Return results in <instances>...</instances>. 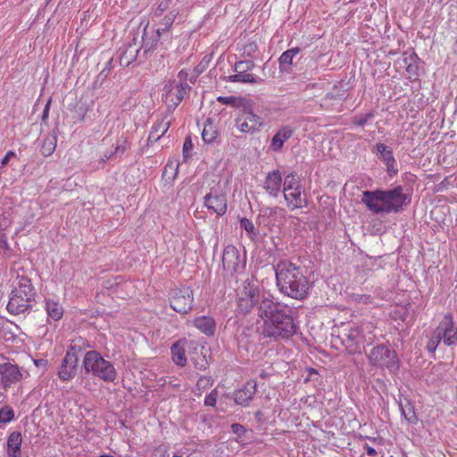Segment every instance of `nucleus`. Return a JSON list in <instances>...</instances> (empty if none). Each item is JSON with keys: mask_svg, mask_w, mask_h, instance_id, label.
I'll list each match as a JSON object with an SVG mask.
<instances>
[{"mask_svg": "<svg viewBox=\"0 0 457 457\" xmlns=\"http://www.w3.org/2000/svg\"><path fill=\"white\" fill-rule=\"evenodd\" d=\"M263 320L262 335L276 341L287 340L297 333L298 326L294 319V311L279 302H264L261 306Z\"/></svg>", "mask_w": 457, "mask_h": 457, "instance_id": "nucleus-1", "label": "nucleus"}, {"mask_svg": "<svg viewBox=\"0 0 457 457\" xmlns=\"http://www.w3.org/2000/svg\"><path fill=\"white\" fill-rule=\"evenodd\" d=\"M411 201V195L403 193L402 186L386 190H365L361 197L367 209L375 214L401 212Z\"/></svg>", "mask_w": 457, "mask_h": 457, "instance_id": "nucleus-2", "label": "nucleus"}, {"mask_svg": "<svg viewBox=\"0 0 457 457\" xmlns=\"http://www.w3.org/2000/svg\"><path fill=\"white\" fill-rule=\"evenodd\" d=\"M274 269L280 293L296 300H303L308 296L311 283L300 267L285 260L279 261Z\"/></svg>", "mask_w": 457, "mask_h": 457, "instance_id": "nucleus-3", "label": "nucleus"}, {"mask_svg": "<svg viewBox=\"0 0 457 457\" xmlns=\"http://www.w3.org/2000/svg\"><path fill=\"white\" fill-rule=\"evenodd\" d=\"M18 281L12 290L7 304V311L14 315L20 314L31 307L36 293L29 278H17Z\"/></svg>", "mask_w": 457, "mask_h": 457, "instance_id": "nucleus-4", "label": "nucleus"}, {"mask_svg": "<svg viewBox=\"0 0 457 457\" xmlns=\"http://www.w3.org/2000/svg\"><path fill=\"white\" fill-rule=\"evenodd\" d=\"M82 370L86 374H92L104 382H113L117 378V371L113 364L95 350L85 353Z\"/></svg>", "mask_w": 457, "mask_h": 457, "instance_id": "nucleus-5", "label": "nucleus"}, {"mask_svg": "<svg viewBox=\"0 0 457 457\" xmlns=\"http://www.w3.org/2000/svg\"><path fill=\"white\" fill-rule=\"evenodd\" d=\"M271 300V295L264 292L262 293L257 287L248 284L245 286L243 290L238 294L237 311L244 315L250 313L252 311H255L258 317H260L261 306L263 305L264 302Z\"/></svg>", "mask_w": 457, "mask_h": 457, "instance_id": "nucleus-6", "label": "nucleus"}, {"mask_svg": "<svg viewBox=\"0 0 457 457\" xmlns=\"http://www.w3.org/2000/svg\"><path fill=\"white\" fill-rule=\"evenodd\" d=\"M363 351L372 366L387 369L391 373H397L400 370V360L395 350L389 349L384 344L374 346L368 353L363 345Z\"/></svg>", "mask_w": 457, "mask_h": 457, "instance_id": "nucleus-7", "label": "nucleus"}, {"mask_svg": "<svg viewBox=\"0 0 457 457\" xmlns=\"http://www.w3.org/2000/svg\"><path fill=\"white\" fill-rule=\"evenodd\" d=\"M263 125L262 118L253 113L248 102L240 109L235 119V126L242 133L254 134L260 131Z\"/></svg>", "mask_w": 457, "mask_h": 457, "instance_id": "nucleus-8", "label": "nucleus"}, {"mask_svg": "<svg viewBox=\"0 0 457 457\" xmlns=\"http://www.w3.org/2000/svg\"><path fill=\"white\" fill-rule=\"evenodd\" d=\"M260 340L261 335L257 328L245 327L237 336V350L240 355L248 356L250 353H254Z\"/></svg>", "mask_w": 457, "mask_h": 457, "instance_id": "nucleus-9", "label": "nucleus"}, {"mask_svg": "<svg viewBox=\"0 0 457 457\" xmlns=\"http://www.w3.org/2000/svg\"><path fill=\"white\" fill-rule=\"evenodd\" d=\"M204 204L208 209L215 212L218 216H223L228 209V201L220 182L210 188V192L204 197Z\"/></svg>", "mask_w": 457, "mask_h": 457, "instance_id": "nucleus-10", "label": "nucleus"}, {"mask_svg": "<svg viewBox=\"0 0 457 457\" xmlns=\"http://www.w3.org/2000/svg\"><path fill=\"white\" fill-rule=\"evenodd\" d=\"M193 290L188 287L174 289L170 298V307L181 314L189 312L193 308Z\"/></svg>", "mask_w": 457, "mask_h": 457, "instance_id": "nucleus-11", "label": "nucleus"}, {"mask_svg": "<svg viewBox=\"0 0 457 457\" xmlns=\"http://www.w3.org/2000/svg\"><path fill=\"white\" fill-rule=\"evenodd\" d=\"M435 330L441 337L445 345L453 346L457 345V328L454 325L452 312H447L444 315Z\"/></svg>", "mask_w": 457, "mask_h": 457, "instance_id": "nucleus-12", "label": "nucleus"}, {"mask_svg": "<svg viewBox=\"0 0 457 457\" xmlns=\"http://www.w3.org/2000/svg\"><path fill=\"white\" fill-rule=\"evenodd\" d=\"M222 266L225 270L232 275L245 269V259L241 260L237 248L228 245L223 250Z\"/></svg>", "mask_w": 457, "mask_h": 457, "instance_id": "nucleus-13", "label": "nucleus"}, {"mask_svg": "<svg viewBox=\"0 0 457 457\" xmlns=\"http://www.w3.org/2000/svg\"><path fill=\"white\" fill-rule=\"evenodd\" d=\"M170 88L166 93L167 111L166 115L170 116L184 99L187 91L191 87L187 83H175L170 85Z\"/></svg>", "mask_w": 457, "mask_h": 457, "instance_id": "nucleus-14", "label": "nucleus"}, {"mask_svg": "<svg viewBox=\"0 0 457 457\" xmlns=\"http://www.w3.org/2000/svg\"><path fill=\"white\" fill-rule=\"evenodd\" d=\"M373 153L379 154L380 161L386 165V170L389 177H394L398 173L396 160L394 157L391 147L383 143H377L374 145Z\"/></svg>", "mask_w": 457, "mask_h": 457, "instance_id": "nucleus-15", "label": "nucleus"}, {"mask_svg": "<svg viewBox=\"0 0 457 457\" xmlns=\"http://www.w3.org/2000/svg\"><path fill=\"white\" fill-rule=\"evenodd\" d=\"M1 384L4 388L10 387L22 378V374L16 364L0 363Z\"/></svg>", "mask_w": 457, "mask_h": 457, "instance_id": "nucleus-16", "label": "nucleus"}, {"mask_svg": "<svg viewBox=\"0 0 457 457\" xmlns=\"http://www.w3.org/2000/svg\"><path fill=\"white\" fill-rule=\"evenodd\" d=\"M79 357H73L72 354L65 353L58 370V378L62 381L72 379L77 373Z\"/></svg>", "mask_w": 457, "mask_h": 457, "instance_id": "nucleus-17", "label": "nucleus"}, {"mask_svg": "<svg viewBox=\"0 0 457 457\" xmlns=\"http://www.w3.org/2000/svg\"><path fill=\"white\" fill-rule=\"evenodd\" d=\"M257 391V383L254 380L247 381L242 388L233 392L235 403L241 406H248Z\"/></svg>", "mask_w": 457, "mask_h": 457, "instance_id": "nucleus-18", "label": "nucleus"}, {"mask_svg": "<svg viewBox=\"0 0 457 457\" xmlns=\"http://www.w3.org/2000/svg\"><path fill=\"white\" fill-rule=\"evenodd\" d=\"M168 115H164L161 120H157L153 125L147 138V145L158 141L168 131L170 127V120H168Z\"/></svg>", "mask_w": 457, "mask_h": 457, "instance_id": "nucleus-19", "label": "nucleus"}, {"mask_svg": "<svg viewBox=\"0 0 457 457\" xmlns=\"http://www.w3.org/2000/svg\"><path fill=\"white\" fill-rule=\"evenodd\" d=\"M294 130L289 126L281 127L273 136L270 148L276 153L281 152L284 143L293 136Z\"/></svg>", "mask_w": 457, "mask_h": 457, "instance_id": "nucleus-20", "label": "nucleus"}, {"mask_svg": "<svg viewBox=\"0 0 457 457\" xmlns=\"http://www.w3.org/2000/svg\"><path fill=\"white\" fill-rule=\"evenodd\" d=\"M161 37V29H156V31L151 36H147V26L144 28L143 35H142V44L139 47L140 49H143V57L144 60H146L148 58V54L151 51H153L155 46H157V43L160 40Z\"/></svg>", "mask_w": 457, "mask_h": 457, "instance_id": "nucleus-21", "label": "nucleus"}, {"mask_svg": "<svg viewBox=\"0 0 457 457\" xmlns=\"http://www.w3.org/2000/svg\"><path fill=\"white\" fill-rule=\"evenodd\" d=\"M282 178L278 170L269 172L264 181V188L274 197L278 195L281 187Z\"/></svg>", "mask_w": 457, "mask_h": 457, "instance_id": "nucleus-22", "label": "nucleus"}, {"mask_svg": "<svg viewBox=\"0 0 457 457\" xmlns=\"http://www.w3.org/2000/svg\"><path fill=\"white\" fill-rule=\"evenodd\" d=\"M361 335L357 327H351L346 332L343 333V343L354 352H361Z\"/></svg>", "mask_w": 457, "mask_h": 457, "instance_id": "nucleus-23", "label": "nucleus"}, {"mask_svg": "<svg viewBox=\"0 0 457 457\" xmlns=\"http://www.w3.org/2000/svg\"><path fill=\"white\" fill-rule=\"evenodd\" d=\"M195 327L202 333L208 337H212L216 331V322L211 316H200L194 320Z\"/></svg>", "mask_w": 457, "mask_h": 457, "instance_id": "nucleus-24", "label": "nucleus"}, {"mask_svg": "<svg viewBox=\"0 0 457 457\" xmlns=\"http://www.w3.org/2000/svg\"><path fill=\"white\" fill-rule=\"evenodd\" d=\"M301 51L300 47H293L285 51L278 59L281 72L290 73L294 57Z\"/></svg>", "mask_w": 457, "mask_h": 457, "instance_id": "nucleus-25", "label": "nucleus"}, {"mask_svg": "<svg viewBox=\"0 0 457 457\" xmlns=\"http://www.w3.org/2000/svg\"><path fill=\"white\" fill-rule=\"evenodd\" d=\"M21 434L14 431L10 434L7 440V453L9 457H21Z\"/></svg>", "mask_w": 457, "mask_h": 457, "instance_id": "nucleus-26", "label": "nucleus"}, {"mask_svg": "<svg viewBox=\"0 0 457 457\" xmlns=\"http://www.w3.org/2000/svg\"><path fill=\"white\" fill-rule=\"evenodd\" d=\"M57 133L58 128L57 126L52 130V133L47 136L42 142L40 152L42 155L47 157L50 156L56 148L57 143Z\"/></svg>", "mask_w": 457, "mask_h": 457, "instance_id": "nucleus-27", "label": "nucleus"}, {"mask_svg": "<svg viewBox=\"0 0 457 457\" xmlns=\"http://www.w3.org/2000/svg\"><path fill=\"white\" fill-rule=\"evenodd\" d=\"M140 48L134 47L132 44L127 46V48L121 53L120 56V64L122 67H128L133 63L138 57Z\"/></svg>", "mask_w": 457, "mask_h": 457, "instance_id": "nucleus-28", "label": "nucleus"}, {"mask_svg": "<svg viewBox=\"0 0 457 457\" xmlns=\"http://www.w3.org/2000/svg\"><path fill=\"white\" fill-rule=\"evenodd\" d=\"M45 308L48 317L54 320V321H57L62 318L63 308L62 307L58 301L46 299Z\"/></svg>", "mask_w": 457, "mask_h": 457, "instance_id": "nucleus-29", "label": "nucleus"}, {"mask_svg": "<svg viewBox=\"0 0 457 457\" xmlns=\"http://www.w3.org/2000/svg\"><path fill=\"white\" fill-rule=\"evenodd\" d=\"M181 344H182L181 340L175 342L172 345L170 351H171L172 361L178 366L184 367L187 364V357H186V353H185V349Z\"/></svg>", "mask_w": 457, "mask_h": 457, "instance_id": "nucleus-30", "label": "nucleus"}, {"mask_svg": "<svg viewBox=\"0 0 457 457\" xmlns=\"http://www.w3.org/2000/svg\"><path fill=\"white\" fill-rule=\"evenodd\" d=\"M228 81L230 82H240L248 84H260L263 79L260 77H256L249 72L237 73L228 77Z\"/></svg>", "mask_w": 457, "mask_h": 457, "instance_id": "nucleus-31", "label": "nucleus"}, {"mask_svg": "<svg viewBox=\"0 0 457 457\" xmlns=\"http://www.w3.org/2000/svg\"><path fill=\"white\" fill-rule=\"evenodd\" d=\"M301 188L300 181L297 179V176L295 173H290L288 174L284 180V198L286 201H288L289 195L288 191L290 190H296Z\"/></svg>", "mask_w": 457, "mask_h": 457, "instance_id": "nucleus-32", "label": "nucleus"}, {"mask_svg": "<svg viewBox=\"0 0 457 457\" xmlns=\"http://www.w3.org/2000/svg\"><path fill=\"white\" fill-rule=\"evenodd\" d=\"M288 195L289 198L288 201H287V206L291 207L292 210L307 206V200L301 196V188L294 190L288 193Z\"/></svg>", "mask_w": 457, "mask_h": 457, "instance_id": "nucleus-33", "label": "nucleus"}, {"mask_svg": "<svg viewBox=\"0 0 457 457\" xmlns=\"http://www.w3.org/2000/svg\"><path fill=\"white\" fill-rule=\"evenodd\" d=\"M12 220L6 217H0V248L4 250H10V245L7 241L5 230L11 226Z\"/></svg>", "mask_w": 457, "mask_h": 457, "instance_id": "nucleus-34", "label": "nucleus"}, {"mask_svg": "<svg viewBox=\"0 0 457 457\" xmlns=\"http://www.w3.org/2000/svg\"><path fill=\"white\" fill-rule=\"evenodd\" d=\"M218 135V132L213 126V123L212 122L211 119H208L206 120V123L204 124L203 132H202V138L203 140L207 144H212L214 142Z\"/></svg>", "mask_w": 457, "mask_h": 457, "instance_id": "nucleus-35", "label": "nucleus"}, {"mask_svg": "<svg viewBox=\"0 0 457 457\" xmlns=\"http://www.w3.org/2000/svg\"><path fill=\"white\" fill-rule=\"evenodd\" d=\"M204 347L201 348L203 350ZM191 361L193 362L195 369L199 370H205L209 366V362L206 359V356L203 354L202 351L200 353L197 352V348H195V352L193 355L190 357Z\"/></svg>", "mask_w": 457, "mask_h": 457, "instance_id": "nucleus-36", "label": "nucleus"}, {"mask_svg": "<svg viewBox=\"0 0 457 457\" xmlns=\"http://www.w3.org/2000/svg\"><path fill=\"white\" fill-rule=\"evenodd\" d=\"M217 101L222 104L230 105L241 109L247 101L241 97L236 96H219Z\"/></svg>", "mask_w": 457, "mask_h": 457, "instance_id": "nucleus-37", "label": "nucleus"}, {"mask_svg": "<svg viewBox=\"0 0 457 457\" xmlns=\"http://www.w3.org/2000/svg\"><path fill=\"white\" fill-rule=\"evenodd\" d=\"M89 345L82 337L73 340L72 344L69 346L66 353L72 354L73 357H78V353L84 351Z\"/></svg>", "mask_w": 457, "mask_h": 457, "instance_id": "nucleus-38", "label": "nucleus"}, {"mask_svg": "<svg viewBox=\"0 0 457 457\" xmlns=\"http://www.w3.org/2000/svg\"><path fill=\"white\" fill-rule=\"evenodd\" d=\"M401 411L404 419L411 424L418 422V416L415 413L414 407L408 402L406 405L400 404Z\"/></svg>", "mask_w": 457, "mask_h": 457, "instance_id": "nucleus-39", "label": "nucleus"}, {"mask_svg": "<svg viewBox=\"0 0 457 457\" xmlns=\"http://www.w3.org/2000/svg\"><path fill=\"white\" fill-rule=\"evenodd\" d=\"M15 413L10 405H4L0 408V423L6 424L14 420Z\"/></svg>", "mask_w": 457, "mask_h": 457, "instance_id": "nucleus-40", "label": "nucleus"}, {"mask_svg": "<svg viewBox=\"0 0 457 457\" xmlns=\"http://www.w3.org/2000/svg\"><path fill=\"white\" fill-rule=\"evenodd\" d=\"M441 342V337L439 336V334L436 333V330L434 329L426 345L427 351L429 353H435Z\"/></svg>", "mask_w": 457, "mask_h": 457, "instance_id": "nucleus-41", "label": "nucleus"}, {"mask_svg": "<svg viewBox=\"0 0 457 457\" xmlns=\"http://www.w3.org/2000/svg\"><path fill=\"white\" fill-rule=\"evenodd\" d=\"M254 66V62L251 60L239 61L235 63L234 71L237 73L249 72Z\"/></svg>", "mask_w": 457, "mask_h": 457, "instance_id": "nucleus-42", "label": "nucleus"}, {"mask_svg": "<svg viewBox=\"0 0 457 457\" xmlns=\"http://www.w3.org/2000/svg\"><path fill=\"white\" fill-rule=\"evenodd\" d=\"M178 14L179 11L173 10L169 14L163 17L162 21V25H163V28L161 29V34L169 30V29L172 26Z\"/></svg>", "mask_w": 457, "mask_h": 457, "instance_id": "nucleus-43", "label": "nucleus"}, {"mask_svg": "<svg viewBox=\"0 0 457 457\" xmlns=\"http://www.w3.org/2000/svg\"><path fill=\"white\" fill-rule=\"evenodd\" d=\"M373 116V112H370L366 114H358L352 118L351 122L355 126L363 127L368 122V120Z\"/></svg>", "mask_w": 457, "mask_h": 457, "instance_id": "nucleus-44", "label": "nucleus"}, {"mask_svg": "<svg viewBox=\"0 0 457 457\" xmlns=\"http://www.w3.org/2000/svg\"><path fill=\"white\" fill-rule=\"evenodd\" d=\"M176 4L174 0H160L157 8L154 11V16H161L165 11Z\"/></svg>", "mask_w": 457, "mask_h": 457, "instance_id": "nucleus-45", "label": "nucleus"}, {"mask_svg": "<svg viewBox=\"0 0 457 457\" xmlns=\"http://www.w3.org/2000/svg\"><path fill=\"white\" fill-rule=\"evenodd\" d=\"M240 227L244 228L250 235L256 237L258 235V230L255 228L253 222L247 218H242L239 220Z\"/></svg>", "mask_w": 457, "mask_h": 457, "instance_id": "nucleus-46", "label": "nucleus"}, {"mask_svg": "<svg viewBox=\"0 0 457 457\" xmlns=\"http://www.w3.org/2000/svg\"><path fill=\"white\" fill-rule=\"evenodd\" d=\"M213 382H214V380L212 377L202 376L198 378L196 386L199 390H201V389L204 390V389L212 386Z\"/></svg>", "mask_w": 457, "mask_h": 457, "instance_id": "nucleus-47", "label": "nucleus"}, {"mask_svg": "<svg viewBox=\"0 0 457 457\" xmlns=\"http://www.w3.org/2000/svg\"><path fill=\"white\" fill-rule=\"evenodd\" d=\"M211 59L212 55H205L202 59V61L195 66L194 71L197 76L203 73L207 69L211 62Z\"/></svg>", "mask_w": 457, "mask_h": 457, "instance_id": "nucleus-48", "label": "nucleus"}, {"mask_svg": "<svg viewBox=\"0 0 457 457\" xmlns=\"http://www.w3.org/2000/svg\"><path fill=\"white\" fill-rule=\"evenodd\" d=\"M405 70H406L410 79H418V77L420 75V73H419L420 67H419L417 62H409V65L405 67Z\"/></svg>", "mask_w": 457, "mask_h": 457, "instance_id": "nucleus-49", "label": "nucleus"}, {"mask_svg": "<svg viewBox=\"0 0 457 457\" xmlns=\"http://www.w3.org/2000/svg\"><path fill=\"white\" fill-rule=\"evenodd\" d=\"M219 394L217 389H213L204 398V405L214 407L217 403Z\"/></svg>", "mask_w": 457, "mask_h": 457, "instance_id": "nucleus-50", "label": "nucleus"}, {"mask_svg": "<svg viewBox=\"0 0 457 457\" xmlns=\"http://www.w3.org/2000/svg\"><path fill=\"white\" fill-rule=\"evenodd\" d=\"M420 59L415 52H412L411 54H408L407 53H404L403 55L402 62L406 66L409 65V62H418Z\"/></svg>", "mask_w": 457, "mask_h": 457, "instance_id": "nucleus-51", "label": "nucleus"}, {"mask_svg": "<svg viewBox=\"0 0 457 457\" xmlns=\"http://www.w3.org/2000/svg\"><path fill=\"white\" fill-rule=\"evenodd\" d=\"M193 149V143L191 137L188 136L186 137L183 144V156L184 158H187L189 156V152Z\"/></svg>", "mask_w": 457, "mask_h": 457, "instance_id": "nucleus-52", "label": "nucleus"}, {"mask_svg": "<svg viewBox=\"0 0 457 457\" xmlns=\"http://www.w3.org/2000/svg\"><path fill=\"white\" fill-rule=\"evenodd\" d=\"M352 298L356 302L363 303H370L371 300H372L370 295H360V294H353Z\"/></svg>", "mask_w": 457, "mask_h": 457, "instance_id": "nucleus-53", "label": "nucleus"}, {"mask_svg": "<svg viewBox=\"0 0 457 457\" xmlns=\"http://www.w3.org/2000/svg\"><path fill=\"white\" fill-rule=\"evenodd\" d=\"M112 67V58H110L106 63H105V66L103 68V70L100 71L99 75H98V78H101V79H105L111 69Z\"/></svg>", "mask_w": 457, "mask_h": 457, "instance_id": "nucleus-54", "label": "nucleus"}, {"mask_svg": "<svg viewBox=\"0 0 457 457\" xmlns=\"http://www.w3.org/2000/svg\"><path fill=\"white\" fill-rule=\"evenodd\" d=\"M231 430L234 434L237 435L238 436H242L245 434L246 429L245 428L239 424V423H234L231 425Z\"/></svg>", "mask_w": 457, "mask_h": 457, "instance_id": "nucleus-55", "label": "nucleus"}, {"mask_svg": "<svg viewBox=\"0 0 457 457\" xmlns=\"http://www.w3.org/2000/svg\"><path fill=\"white\" fill-rule=\"evenodd\" d=\"M262 212H263V215L268 216V217H273V216L277 215L278 212H284V210L276 206L273 208L267 207Z\"/></svg>", "mask_w": 457, "mask_h": 457, "instance_id": "nucleus-56", "label": "nucleus"}, {"mask_svg": "<svg viewBox=\"0 0 457 457\" xmlns=\"http://www.w3.org/2000/svg\"><path fill=\"white\" fill-rule=\"evenodd\" d=\"M127 145V140L126 139L122 140L121 144H118L115 146V148L113 150L114 154L116 155L123 154L125 153V151L127 150V145Z\"/></svg>", "mask_w": 457, "mask_h": 457, "instance_id": "nucleus-57", "label": "nucleus"}, {"mask_svg": "<svg viewBox=\"0 0 457 457\" xmlns=\"http://www.w3.org/2000/svg\"><path fill=\"white\" fill-rule=\"evenodd\" d=\"M16 154L13 151H8L4 157L1 160L0 170L6 166L11 158L15 157Z\"/></svg>", "mask_w": 457, "mask_h": 457, "instance_id": "nucleus-58", "label": "nucleus"}, {"mask_svg": "<svg viewBox=\"0 0 457 457\" xmlns=\"http://www.w3.org/2000/svg\"><path fill=\"white\" fill-rule=\"evenodd\" d=\"M257 50V45L255 43H249L244 47V53L248 56H251Z\"/></svg>", "mask_w": 457, "mask_h": 457, "instance_id": "nucleus-59", "label": "nucleus"}, {"mask_svg": "<svg viewBox=\"0 0 457 457\" xmlns=\"http://www.w3.org/2000/svg\"><path fill=\"white\" fill-rule=\"evenodd\" d=\"M122 278L120 277H117L114 278V282H112L111 280L104 281V287L105 288H112L114 286L119 285L121 282Z\"/></svg>", "mask_w": 457, "mask_h": 457, "instance_id": "nucleus-60", "label": "nucleus"}, {"mask_svg": "<svg viewBox=\"0 0 457 457\" xmlns=\"http://www.w3.org/2000/svg\"><path fill=\"white\" fill-rule=\"evenodd\" d=\"M50 104H51V100H49L47 102V104H46V106L44 108V111H43V113H42V117H41L43 122H46L47 120V119H48Z\"/></svg>", "mask_w": 457, "mask_h": 457, "instance_id": "nucleus-61", "label": "nucleus"}, {"mask_svg": "<svg viewBox=\"0 0 457 457\" xmlns=\"http://www.w3.org/2000/svg\"><path fill=\"white\" fill-rule=\"evenodd\" d=\"M187 76L188 74L186 71H180L178 74V79L179 80L178 83H187Z\"/></svg>", "mask_w": 457, "mask_h": 457, "instance_id": "nucleus-62", "label": "nucleus"}, {"mask_svg": "<svg viewBox=\"0 0 457 457\" xmlns=\"http://www.w3.org/2000/svg\"><path fill=\"white\" fill-rule=\"evenodd\" d=\"M307 372H308V377L305 378V382L307 381H310V380H312L313 379V376H317L319 375L317 370L313 369V368H308L307 369Z\"/></svg>", "mask_w": 457, "mask_h": 457, "instance_id": "nucleus-63", "label": "nucleus"}, {"mask_svg": "<svg viewBox=\"0 0 457 457\" xmlns=\"http://www.w3.org/2000/svg\"><path fill=\"white\" fill-rule=\"evenodd\" d=\"M365 450H366V453L370 456V457H375L377 455V451L375 450V448H373L372 446H370L368 445H366L364 446Z\"/></svg>", "mask_w": 457, "mask_h": 457, "instance_id": "nucleus-64", "label": "nucleus"}]
</instances>
